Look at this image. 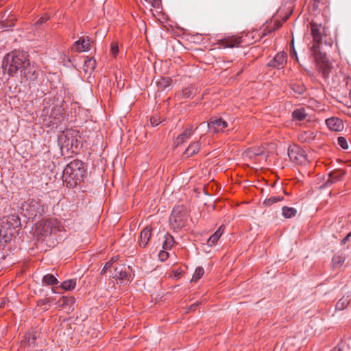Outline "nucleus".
I'll use <instances>...</instances> for the list:
<instances>
[{"label":"nucleus","mask_w":351,"mask_h":351,"mask_svg":"<svg viewBox=\"0 0 351 351\" xmlns=\"http://www.w3.org/2000/svg\"><path fill=\"white\" fill-rule=\"evenodd\" d=\"M2 69L4 73L10 76L14 75L19 71L26 77L31 73L32 76L35 75V71H31L27 53L23 51H14L8 53L2 61Z\"/></svg>","instance_id":"f257e3e1"},{"label":"nucleus","mask_w":351,"mask_h":351,"mask_svg":"<svg viewBox=\"0 0 351 351\" xmlns=\"http://www.w3.org/2000/svg\"><path fill=\"white\" fill-rule=\"evenodd\" d=\"M84 172L83 162L80 160H73L65 167L62 179L67 186L75 187L82 181Z\"/></svg>","instance_id":"f03ea898"},{"label":"nucleus","mask_w":351,"mask_h":351,"mask_svg":"<svg viewBox=\"0 0 351 351\" xmlns=\"http://www.w3.org/2000/svg\"><path fill=\"white\" fill-rule=\"evenodd\" d=\"M21 226V219L17 215H9L1 218L0 241H10L12 231Z\"/></svg>","instance_id":"7ed1b4c3"},{"label":"nucleus","mask_w":351,"mask_h":351,"mask_svg":"<svg viewBox=\"0 0 351 351\" xmlns=\"http://www.w3.org/2000/svg\"><path fill=\"white\" fill-rule=\"evenodd\" d=\"M62 226L56 218L42 220L36 224L34 234L38 236L47 237L52 233L60 232Z\"/></svg>","instance_id":"20e7f679"},{"label":"nucleus","mask_w":351,"mask_h":351,"mask_svg":"<svg viewBox=\"0 0 351 351\" xmlns=\"http://www.w3.org/2000/svg\"><path fill=\"white\" fill-rule=\"evenodd\" d=\"M189 211L183 205L175 206L169 217V223L172 228L180 229L184 227L189 221Z\"/></svg>","instance_id":"39448f33"},{"label":"nucleus","mask_w":351,"mask_h":351,"mask_svg":"<svg viewBox=\"0 0 351 351\" xmlns=\"http://www.w3.org/2000/svg\"><path fill=\"white\" fill-rule=\"evenodd\" d=\"M311 52L313 53L319 72L322 73L324 77L326 78L331 72L332 66L328 60L326 54L321 52L320 50H318L317 45L311 47Z\"/></svg>","instance_id":"423d86ee"},{"label":"nucleus","mask_w":351,"mask_h":351,"mask_svg":"<svg viewBox=\"0 0 351 351\" xmlns=\"http://www.w3.org/2000/svg\"><path fill=\"white\" fill-rule=\"evenodd\" d=\"M132 269L125 264L117 263L114 266L112 276L120 283H128L132 281L131 272Z\"/></svg>","instance_id":"0eeeda50"},{"label":"nucleus","mask_w":351,"mask_h":351,"mask_svg":"<svg viewBox=\"0 0 351 351\" xmlns=\"http://www.w3.org/2000/svg\"><path fill=\"white\" fill-rule=\"evenodd\" d=\"M288 156L291 161L298 165H305L307 158L304 150L297 145H293L288 148Z\"/></svg>","instance_id":"6e6552de"},{"label":"nucleus","mask_w":351,"mask_h":351,"mask_svg":"<svg viewBox=\"0 0 351 351\" xmlns=\"http://www.w3.org/2000/svg\"><path fill=\"white\" fill-rule=\"evenodd\" d=\"M24 206V210L27 213L29 219H33L43 213V206L35 199H29Z\"/></svg>","instance_id":"1a4fd4ad"},{"label":"nucleus","mask_w":351,"mask_h":351,"mask_svg":"<svg viewBox=\"0 0 351 351\" xmlns=\"http://www.w3.org/2000/svg\"><path fill=\"white\" fill-rule=\"evenodd\" d=\"M311 34L313 38V45L312 47L317 45L318 50L322 43L323 36H325V28L320 24H317L315 22L311 23Z\"/></svg>","instance_id":"9d476101"},{"label":"nucleus","mask_w":351,"mask_h":351,"mask_svg":"<svg viewBox=\"0 0 351 351\" xmlns=\"http://www.w3.org/2000/svg\"><path fill=\"white\" fill-rule=\"evenodd\" d=\"M249 45L250 42H247L243 38V34L241 36H228L220 40V45L224 48L239 47L241 44Z\"/></svg>","instance_id":"9b49d317"},{"label":"nucleus","mask_w":351,"mask_h":351,"mask_svg":"<svg viewBox=\"0 0 351 351\" xmlns=\"http://www.w3.org/2000/svg\"><path fill=\"white\" fill-rule=\"evenodd\" d=\"M287 61V53L284 51L278 53L267 64V66L276 69L285 67Z\"/></svg>","instance_id":"f8f14e48"},{"label":"nucleus","mask_w":351,"mask_h":351,"mask_svg":"<svg viewBox=\"0 0 351 351\" xmlns=\"http://www.w3.org/2000/svg\"><path fill=\"white\" fill-rule=\"evenodd\" d=\"M207 125L210 131L215 133L223 132V130L228 126L226 121L221 118L212 117L208 122Z\"/></svg>","instance_id":"ddd939ff"},{"label":"nucleus","mask_w":351,"mask_h":351,"mask_svg":"<svg viewBox=\"0 0 351 351\" xmlns=\"http://www.w3.org/2000/svg\"><path fill=\"white\" fill-rule=\"evenodd\" d=\"M59 283L58 280L51 274L45 275L42 278V284L45 286H52L51 291L54 293H59L58 287H55Z\"/></svg>","instance_id":"4468645a"},{"label":"nucleus","mask_w":351,"mask_h":351,"mask_svg":"<svg viewBox=\"0 0 351 351\" xmlns=\"http://www.w3.org/2000/svg\"><path fill=\"white\" fill-rule=\"evenodd\" d=\"M194 130L193 126L189 125L178 136L174 141V145L178 147L183 144L186 141L191 138L193 134Z\"/></svg>","instance_id":"2eb2a0df"},{"label":"nucleus","mask_w":351,"mask_h":351,"mask_svg":"<svg viewBox=\"0 0 351 351\" xmlns=\"http://www.w3.org/2000/svg\"><path fill=\"white\" fill-rule=\"evenodd\" d=\"M327 127L332 131L339 132L344 128L343 123L341 119L337 117H331L326 120Z\"/></svg>","instance_id":"dca6fc26"},{"label":"nucleus","mask_w":351,"mask_h":351,"mask_svg":"<svg viewBox=\"0 0 351 351\" xmlns=\"http://www.w3.org/2000/svg\"><path fill=\"white\" fill-rule=\"evenodd\" d=\"M75 302V299L74 297L66 296L60 298L58 302V305L67 311H73L74 310Z\"/></svg>","instance_id":"f3484780"},{"label":"nucleus","mask_w":351,"mask_h":351,"mask_svg":"<svg viewBox=\"0 0 351 351\" xmlns=\"http://www.w3.org/2000/svg\"><path fill=\"white\" fill-rule=\"evenodd\" d=\"M72 49L78 52L89 51L90 49L89 40L86 39L84 37L80 38L78 40L75 42Z\"/></svg>","instance_id":"a211bd4d"},{"label":"nucleus","mask_w":351,"mask_h":351,"mask_svg":"<svg viewBox=\"0 0 351 351\" xmlns=\"http://www.w3.org/2000/svg\"><path fill=\"white\" fill-rule=\"evenodd\" d=\"M345 175V172L340 169H336L330 172L328 175V179L325 183L326 186H329L334 183L341 181Z\"/></svg>","instance_id":"6ab92c4d"},{"label":"nucleus","mask_w":351,"mask_h":351,"mask_svg":"<svg viewBox=\"0 0 351 351\" xmlns=\"http://www.w3.org/2000/svg\"><path fill=\"white\" fill-rule=\"evenodd\" d=\"M245 154L246 156H248L251 159L254 158L258 156H264L265 160H266L268 157V154L265 153L264 148L261 147H252L248 148L245 152Z\"/></svg>","instance_id":"aec40b11"},{"label":"nucleus","mask_w":351,"mask_h":351,"mask_svg":"<svg viewBox=\"0 0 351 351\" xmlns=\"http://www.w3.org/2000/svg\"><path fill=\"white\" fill-rule=\"evenodd\" d=\"M64 108L61 105H56L51 109L50 117L53 119L51 121L53 123H57L63 117Z\"/></svg>","instance_id":"412c9836"},{"label":"nucleus","mask_w":351,"mask_h":351,"mask_svg":"<svg viewBox=\"0 0 351 351\" xmlns=\"http://www.w3.org/2000/svg\"><path fill=\"white\" fill-rule=\"evenodd\" d=\"M38 338V332L34 331L25 335L23 343L30 349L36 346V341Z\"/></svg>","instance_id":"4be33fe9"},{"label":"nucleus","mask_w":351,"mask_h":351,"mask_svg":"<svg viewBox=\"0 0 351 351\" xmlns=\"http://www.w3.org/2000/svg\"><path fill=\"white\" fill-rule=\"evenodd\" d=\"M351 301V291H348L336 304V310L342 311L345 309Z\"/></svg>","instance_id":"5701e85b"},{"label":"nucleus","mask_w":351,"mask_h":351,"mask_svg":"<svg viewBox=\"0 0 351 351\" xmlns=\"http://www.w3.org/2000/svg\"><path fill=\"white\" fill-rule=\"evenodd\" d=\"M201 148V143L200 141H197L190 144L189 146L186 148L184 152V154L186 157L192 156L196 154H197Z\"/></svg>","instance_id":"b1692460"},{"label":"nucleus","mask_w":351,"mask_h":351,"mask_svg":"<svg viewBox=\"0 0 351 351\" xmlns=\"http://www.w3.org/2000/svg\"><path fill=\"white\" fill-rule=\"evenodd\" d=\"M77 280L75 278L66 280L62 282L59 287L65 291H72L76 287Z\"/></svg>","instance_id":"393cba45"},{"label":"nucleus","mask_w":351,"mask_h":351,"mask_svg":"<svg viewBox=\"0 0 351 351\" xmlns=\"http://www.w3.org/2000/svg\"><path fill=\"white\" fill-rule=\"evenodd\" d=\"M96 67V61L93 58H86L84 63V70L86 73H91Z\"/></svg>","instance_id":"a878e982"},{"label":"nucleus","mask_w":351,"mask_h":351,"mask_svg":"<svg viewBox=\"0 0 351 351\" xmlns=\"http://www.w3.org/2000/svg\"><path fill=\"white\" fill-rule=\"evenodd\" d=\"M297 214V210L293 207L283 206L282 208V215L285 218H291Z\"/></svg>","instance_id":"bb28decb"},{"label":"nucleus","mask_w":351,"mask_h":351,"mask_svg":"<svg viewBox=\"0 0 351 351\" xmlns=\"http://www.w3.org/2000/svg\"><path fill=\"white\" fill-rule=\"evenodd\" d=\"M225 229V226L221 225L218 230L208 239L207 241H217L221 237Z\"/></svg>","instance_id":"cd10ccee"},{"label":"nucleus","mask_w":351,"mask_h":351,"mask_svg":"<svg viewBox=\"0 0 351 351\" xmlns=\"http://www.w3.org/2000/svg\"><path fill=\"white\" fill-rule=\"evenodd\" d=\"M152 229L147 226L141 232V241H149L152 237Z\"/></svg>","instance_id":"c85d7f7f"},{"label":"nucleus","mask_w":351,"mask_h":351,"mask_svg":"<svg viewBox=\"0 0 351 351\" xmlns=\"http://www.w3.org/2000/svg\"><path fill=\"white\" fill-rule=\"evenodd\" d=\"M283 199L282 197L280 196H272L265 199L263 202V204L266 206H270L277 202H279Z\"/></svg>","instance_id":"c756f323"},{"label":"nucleus","mask_w":351,"mask_h":351,"mask_svg":"<svg viewBox=\"0 0 351 351\" xmlns=\"http://www.w3.org/2000/svg\"><path fill=\"white\" fill-rule=\"evenodd\" d=\"M292 116L294 119H296L299 121H302L305 119L306 114L305 113L304 108H300L295 110L292 113Z\"/></svg>","instance_id":"7c9ffc66"},{"label":"nucleus","mask_w":351,"mask_h":351,"mask_svg":"<svg viewBox=\"0 0 351 351\" xmlns=\"http://www.w3.org/2000/svg\"><path fill=\"white\" fill-rule=\"evenodd\" d=\"M171 79L168 77H162L158 82V88L161 90H165V88H169L171 84Z\"/></svg>","instance_id":"2f4dec72"},{"label":"nucleus","mask_w":351,"mask_h":351,"mask_svg":"<svg viewBox=\"0 0 351 351\" xmlns=\"http://www.w3.org/2000/svg\"><path fill=\"white\" fill-rule=\"evenodd\" d=\"M345 261V258L342 256L335 255L332 260V264L334 267H338L343 265Z\"/></svg>","instance_id":"473e14b6"},{"label":"nucleus","mask_w":351,"mask_h":351,"mask_svg":"<svg viewBox=\"0 0 351 351\" xmlns=\"http://www.w3.org/2000/svg\"><path fill=\"white\" fill-rule=\"evenodd\" d=\"M204 274V269L202 267H197L192 278V281L197 282Z\"/></svg>","instance_id":"72a5a7b5"},{"label":"nucleus","mask_w":351,"mask_h":351,"mask_svg":"<svg viewBox=\"0 0 351 351\" xmlns=\"http://www.w3.org/2000/svg\"><path fill=\"white\" fill-rule=\"evenodd\" d=\"M16 19L14 17H11L10 19H5L1 21V25L3 27H13L15 24Z\"/></svg>","instance_id":"f704fd0d"},{"label":"nucleus","mask_w":351,"mask_h":351,"mask_svg":"<svg viewBox=\"0 0 351 351\" xmlns=\"http://www.w3.org/2000/svg\"><path fill=\"white\" fill-rule=\"evenodd\" d=\"M49 19V17L45 14L42 16H40L36 22H35V23L34 24V27L36 29H38L40 27V26L43 24H44L45 23H46L48 20Z\"/></svg>","instance_id":"c9c22d12"},{"label":"nucleus","mask_w":351,"mask_h":351,"mask_svg":"<svg viewBox=\"0 0 351 351\" xmlns=\"http://www.w3.org/2000/svg\"><path fill=\"white\" fill-rule=\"evenodd\" d=\"M291 89L298 94H302L305 91V87L300 84H293L291 85Z\"/></svg>","instance_id":"e433bc0d"},{"label":"nucleus","mask_w":351,"mask_h":351,"mask_svg":"<svg viewBox=\"0 0 351 351\" xmlns=\"http://www.w3.org/2000/svg\"><path fill=\"white\" fill-rule=\"evenodd\" d=\"M160 234V237H159V240L161 239V237L164 239L163 241H165V242H167V241H174V238L173 237V236H171V234H169V233H167L165 232V231H162V232H160L159 233Z\"/></svg>","instance_id":"4c0bfd02"},{"label":"nucleus","mask_w":351,"mask_h":351,"mask_svg":"<svg viewBox=\"0 0 351 351\" xmlns=\"http://www.w3.org/2000/svg\"><path fill=\"white\" fill-rule=\"evenodd\" d=\"M162 121L160 120V117L158 114H155L150 119V123L152 126L155 127L158 125Z\"/></svg>","instance_id":"58836bf2"},{"label":"nucleus","mask_w":351,"mask_h":351,"mask_svg":"<svg viewBox=\"0 0 351 351\" xmlns=\"http://www.w3.org/2000/svg\"><path fill=\"white\" fill-rule=\"evenodd\" d=\"M337 143L342 149H348V142H347V140L346 139V138H344L343 136L338 137Z\"/></svg>","instance_id":"ea45409f"},{"label":"nucleus","mask_w":351,"mask_h":351,"mask_svg":"<svg viewBox=\"0 0 351 351\" xmlns=\"http://www.w3.org/2000/svg\"><path fill=\"white\" fill-rule=\"evenodd\" d=\"M279 29V25H276V27H271L269 25H267L264 29L262 34V36H265L270 33L274 32L275 30Z\"/></svg>","instance_id":"a19ab883"},{"label":"nucleus","mask_w":351,"mask_h":351,"mask_svg":"<svg viewBox=\"0 0 351 351\" xmlns=\"http://www.w3.org/2000/svg\"><path fill=\"white\" fill-rule=\"evenodd\" d=\"M183 96L186 98L190 97L192 95L194 94V88L192 87H187L183 89L182 90Z\"/></svg>","instance_id":"79ce46f5"},{"label":"nucleus","mask_w":351,"mask_h":351,"mask_svg":"<svg viewBox=\"0 0 351 351\" xmlns=\"http://www.w3.org/2000/svg\"><path fill=\"white\" fill-rule=\"evenodd\" d=\"M147 3H148L152 7L154 8H160L161 5L160 0H145Z\"/></svg>","instance_id":"37998d69"},{"label":"nucleus","mask_w":351,"mask_h":351,"mask_svg":"<svg viewBox=\"0 0 351 351\" xmlns=\"http://www.w3.org/2000/svg\"><path fill=\"white\" fill-rule=\"evenodd\" d=\"M339 351H350L349 346L346 341H341L338 343Z\"/></svg>","instance_id":"c03bdc74"},{"label":"nucleus","mask_w":351,"mask_h":351,"mask_svg":"<svg viewBox=\"0 0 351 351\" xmlns=\"http://www.w3.org/2000/svg\"><path fill=\"white\" fill-rule=\"evenodd\" d=\"M110 52L112 55L115 57L119 53V46L116 43L111 44Z\"/></svg>","instance_id":"a18cd8bd"},{"label":"nucleus","mask_w":351,"mask_h":351,"mask_svg":"<svg viewBox=\"0 0 351 351\" xmlns=\"http://www.w3.org/2000/svg\"><path fill=\"white\" fill-rule=\"evenodd\" d=\"M169 258V253L165 250H161L158 254V258L163 262Z\"/></svg>","instance_id":"49530a36"},{"label":"nucleus","mask_w":351,"mask_h":351,"mask_svg":"<svg viewBox=\"0 0 351 351\" xmlns=\"http://www.w3.org/2000/svg\"><path fill=\"white\" fill-rule=\"evenodd\" d=\"M304 136H305V138H304V141H307V140L313 139L315 137L313 132H311L310 131L305 132L304 133V134H302L301 138H303Z\"/></svg>","instance_id":"de8ad7c7"},{"label":"nucleus","mask_w":351,"mask_h":351,"mask_svg":"<svg viewBox=\"0 0 351 351\" xmlns=\"http://www.w3.org/2000/svg\"><path fill=\"white\" fill-rule=\"evenodd\" d=\"M51 302V298H46L43 300H40L38 301V305H47L49 304Z\"/></svg>","instance_id":"09e8293b"},{"label":"nucleus","mask_w":351,"mask_h":351,"mask_svg":"<svg viewBox=\"0 0 351 351\" xmlns=\"http://www.w3.org/2000/svg\"><path fill=\"white\" fill-rule=\"evenodd\" d=\"M112 267H113V266L110 264V263H109L108 261L106 262L104 268L102 269L101 273L105 274Z\"/></svg>","instance_id":"8fccbe9b"},{"label":"nucleus","mask_w":351,"mask_h":351,"mask_svg":"<svg viewBox=\"0 0 351 351\" xmlns=\"http://www.w3.org/2000/svg\"><path fill=\"white\" fill-rule=\"evenodd\" d=\"M118 258H119V256H114L111 257V258L108 261V262L110 263V264L112 266H114V264L117 262Z\"/></svg>","instance_id":"3c124183"},{"label":"nucleus","mask_w":351,"mask_h":351,"mask_svg":"<svg viewBox=\"0 0 351 351\" xmlns=\"http://www.w3.org/2000/svg\"><path fill=\"white\" fill-rule=\"evenodd\" d=\"M290 56H291V57H292V58L295 56V58H296V60H297V61H298V56H297L296 51H295V49H294V47H292V49H291V51H290Z\"/></svg>","instance_id":"603ef678"},{"label":"nucleus","mask_w":351,"mask_h":351,"mask_svg":"<svg viewBox=\"0 0 351 351\" xmlns=\"http://www.w3.org/2000/svg\"><path fill=\"white\" fill-rule=\"evenodd\" d=\"M173 243H167V242L163 243V248L167 249L169 246L171 247Z\"/></svg>","instance_id":"864d4df0"},{"label":"nucleus","mask_w":351,"mask_h":351,"mask_svg":"<svg viewBox=\"0 0 351 351\" xmlns=\"http://www.w3.org/2000/svg\"><path fill=\"white\" fill-rule=\"evenodd\" d=\"M351 237V232L348 234L341 241H343V242H346V241H348V240Z\"/></svg>","instance_id":"5fc2aeb1"},{"label":"nucleus","mask_w":351,"mask_h":351,"mask_svg":"<svg viewBox=\"0 0 351 351\" xmlns=\"http://www.w3.org/2000/svg\"><path fill=\"white\" fill-rule=\"evenodd\" d=\"M279 25V27H280L281 24L279 21H276L273 24H271L269 26L271 27H276V25Z\"/></svg>","instance_id":"6e6d98bb"},{"label":"nucleus","mask_w":351,"mask_h":351,"mask_svg":"<svg viewBox=\"0 0 351 351\" xmlns=\"http://www.w3.org/2000/svg\"><path fill=\"white\" fill-rule=\"evenodd\" d=\"M197 306V304H192V305H191L190 310L195 311L196 309Z\"/></svg>","instance_id":"4d7b16f0"},{"label":"nucleus","mask_w":351,"mask_h":351,"mask_svg":"<svg viewBox=\"0 0 351 351\" xmlns=\"http://www.w3.org/2000/svg\"><path fill=\"white\" fill-rule=\"evenodd\" d=\"M143 243L142 247H145L147 246V244L148 243L145 242V243Z\"/></svg>","instance_id":"13d9d810"},{"label":"nucleus","mask_w":351,"mask_h":351,"mask_svg":"<svg viewBox=\"0 0 351 351\" xmlns=\"http://www.w3.org/2000/svg\"><path fill=\"white\" fill-rule=\"evenodd\" d=\"M29 78H30L31 80H35L36 77H29Z\"/></svg>","instance_id":"bf43d9fd"},{"label":"nucleus","mask_w":351,"mask_h":351,"mask_svg":"<svg viewBox=\"0 0 351 351\" xmlns=\"http://www.w3.org/2000/svg\"><path fill=\"white\" fill-rule=\"evenodd\" d=\"M349 95H350V97L351 98V90H350V94H349Z\"/></svg>","instance_id":"052dcab7"}]
</instances>
